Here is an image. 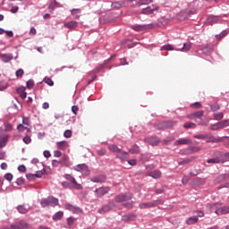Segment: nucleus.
Segmentation results:
<instances>
[{
    "instance_id": "1",
    "label": "nucleus",
    "mask_w": 229,
    "mask_h": 229,
    "mask_svg": "<svg viewBox=\"0 0 229 229\" xmlns=\"http://www.w3.org/2000/svg\"><path fill=\"white\" fill-rule=\"evenodd\" d=\"M204 114L205 112L203 111H197L188 114L187 118L195 121V123H197L199 126H208V123L201 122V117L204 115Z\"/></svg>"
},
{
    "instance_id": "2",
    "label": "nucleus",
    "mask_w": 229,
    "mask_h": 229,
    "mask_svg": "<svg viewBox=\"0 0 229 229\" xmlns=\"http://www.w3.org/2000/svg\"><path fill=\"white\" fill-rule=\"evenodd\" d=\"M64 178L65 180H67L68 182H70V187L71 189H75L76 191H81V189H83V186H81V184L78 183V182L76 181V178H74V176L66 174H64Z\"/></svg>"
},
{
    "instance_id": "3",
    "label": "nucleus",
    "mask_w": 229,
    "mask_h": 229,
    "mask_svg": "<svg viewBox=\"0 0 229 229\" xmlns=\"http://www.w3.org/2000/svg\"><path fill=\"white\" fill-rule=\"evenodd\" d=\"M40 205L43 208L56 207L58 205V199H56L55 197H48L47 199H43L40 201Z\"/></svg>"
},
{
    "instance_id": "4",
    "label": "nucleus",
    "mask_w": 229,
    "mask_h": 229,
    "mask_svg": "<svg viewBox=\"0 0 229 229\" xmlns=\"http://www.w3.org/2000/svg\"><path fill=\"white\" fill-rule=\"evenodd\" d=\"M219 207H221V204L215 203L211 205V209L216 208V214L217 216H225V214H229V206L223 207V208H219Z\"/></svg>"
},
{
    "instance_id": "5",
    "label": "nucleus",
    "mask_w": 229,
    "mask_h": 229,
    "mask_svg": "<svg viewBox=\"0 0 229 229\" xmlns=\"http://www.w3.org/2000/svg\"><path fill=\"white\" fill-rule=\"evenodd\" d=\"M74 171L78 173H81L85 174V176H89L90 174V171L89 170V166L86 164H81L73 166Z\"/></svg>"
},
{
    "instance_id": "6",
    "label": "nucleus",
    "mask_w": 229,
    "mask_h": 229,
    "mask_svg": "<svg viewBox=\"0 0 229 229\" xmlns=\"http://www.w3.org/2000/svg\"><path fill=\"white\" fill-rule=\"evenodd\" d=\"M176 124L174 121L169 122H162L157 124V130H167L169 128H173Z\"/></svg>"
},
{
    "instance_id": "7",
    "label": "nucleus",
    "mask_w": 229,
    "mask_h": 229,
    "mask_svg": "<svg viewBox=\"0 0 229 229\" xmlns=\"http://www.w3.org/2000/svg\"><path fill=\"white\" fill-rule=\"evenodd\" d=\"M226 126H228V120H225L220 123L211 124L210 130H212V131H217V130L226 128Z\"/></svg>"
},
{
    "instance_id": "8",
    "label": "nucleus",
    "mask_w": 229,
    "mask_h": 229,
    "mask_svg": "<svg viewBox=\"0 0 229 229\" xmlns=\"http://www.w3.org/2000/svg\"><path fill=\"white\" fill-rule=\"evenodd\" d=\"M132 198L133 195H131V193L120 194L116 196L115 201L117 203H123V201H130Z\"/></svg>"
},
{
    "instance_id": "9",
    "label": "nucleus",
    "mask_w": 229,
    "mask_h": 229,
    "mask_svg": "<svg viewBox=\"0 0 229 229\" xmlns=\"http://www.w3.org/2000/svg\"><path fill=\"white\" fill-rule=\"evenodd\" d=\"M110 192L109 187H100L95 190V194L97 198H103L106 194H108Z\"/></svg>"
},
{
    "instance_id": "10",
    "label": "nucleus",
    "mask_w": 229,
    "mask_h": 229,
    "mask_svg": "<svg viewBox=\"0 0 229 229\" xmlns=\"http://www.w3.org/2000/svg\"><path fill=\"white\" fill-rule=\"evenodd\" d=\"M157 10H158V6L152 4L150 6L143 8L141 13H143L144 15H149L153 13V12H157Z\"/></svg>"
},
{
    "instance_id": "11",
    "label": "nucleus",
    "mask_w": 229,
    "mask_h": 229,
    "mask_svg": "<svg viewBox=\"0 0 229 229\" xmlns=\"http://www.w3.org/2000/svg\"><path fill=\"white\" fill-rule=\"evenodd\" d=\"M160 201L154 200L152 202H144L140 204V208H151L152 207H157V205H159Z\"/></svg>"
},
{
    "instance_id": "12",
    "label": "nucleus",
    "mask_w": 229,
    "mask_h": 229,
    "mask_svg": "<svg viewBox=\"0 0 229 229\" xmlns=\"http://www.w3.org/2000/svg\"><path fill=\"white\" fill-rule=\"evenodd\" d=\"M145 142H148L150 146H158V144H160V139L157 137H148L145 138Z\"/></svg>"
},
{
    "instance_id": "13",
    "label": "nucleus",
    "mask_w": 229,
    "mask_h": 229,
    "mask_svg": "<svg viewBox=\"0 0 229 229\" xmlns=\"http://www.w3.org/2000/svg\"><path fill=\"white\" fill-rule=\"evenodd\" d=\"M65 208L66 210H70L73 214H81L83 212L80 208L72 206V204H66Z\"/></svg>"
},
{
    "instance_id": "14",
    "label": "nucleus",
    "mask_w": 229,
    "mask_h": 229,
    "mask_svg": "<svg viewBox=\"0 0 229 229\" xmlns=\"http://www.w3.org/2000/svg\"><path fill=\"white\" fill-rule=\"evenodd\" d=\"M189 144H192V140H189V139H180V140H177L174 145V146H187Z\"/></svg>"
},
{
    "instance_id": "15",
    "label": "nucleus",
    "mask_w": 229,
    "mask_h": 229,
    "mask_svg": "<svg viewBox=\"0 0 229 229\" xmlns=\"http://www.w3.org/2000/svg\"><path fill=\"white\" fill-rule=\"evenodd\" d=\"M208 164H225V160L221 159V156L218 153L216 157L208 159Z\"/></svg>"
},
{
    "instance_id": "16",
    "label": "nucleus",
    "mask_w": 229,
    "mask_h": 229,
    "mask_svg": "<svg viewBox=\"0 0 229 229\" xmlns=\"http://www.w3.org/2000/svg\"><path fill=\"white\" fill-rule=\"evenodd\" d=\"M206 140L208 143H210V142L217 143V142H223V138H216L212 135L206 134Z\"/></svg>"
},
{
    "instance_id": "17",
    "label": "nucleus",
    "mask_w": 229,
    "mask_h": 229,
    "mask_svg": "<svg viewBox=\"0 0 229 229\" xmlns=\"http://www.w3.org/2000/svg\"><path fill=\"white\" fill-rule=\"evenodd\" d=\"M64 26V28H67V30H76V28H78V21H71L65 22Z\"/></svg>"
},
{
    "instance_id": "18",
    "label": "nucleus",
    "mask_w": 229,
    "mask_h": 229,
    "mask_svg": "<svg viewBox=\"0 0 229 229\" xmlns=\"http://www.w3.org/2000/svg\"><path fill=\"white\" fill-rule=\"evenodd\" d=\"M0 56L4 64H8V62L13 60V55L12 54H2Z\"/></svg>"
},
{
    "instance_id": "19",
    "label": "nucleus",
    "mask_w": 229,
    "mask_h": 229,
    "mask_svg": "<svg viewBox=\"0 0 229 229\" xmlns=\"http://www.w3.org/2000/svg\"><path fill=\"white\" fill-rule=\"evenodd\" d=\"M17 93L21 96V99H26L28 93H26L25 87H20L17 89Z\"/></svg>"
},
{
    "instance_id": "20",
    "label": "nucleus",
    "mask_w": 229,
    "mask_h": 229,
    "mask_svg": "<svg viewBox=\"0 0 229 229\" xmlns=\"http://www.w3.org/2000/svg\"><path fill=\"white\" fill-rule=\"evenodd\" d=\"M58 149L65 151V148L69 146V143L66 140H62L56 143Z\"/></svg>"
},
{
    "instance_id": "21",
    "label": "nucleus",
    "mask_w": 229,
    "mask_h": 229,
    "mask_svg": "<svg viewBox=\"0 0 229 229\" xmlns=\"http://www.w3.org/2000/svg\"><path fill=\"white\" fill-rule=\"evenodd\" d=\"M117 158H120L122 160V162H124L126 160H128V152H124V151H120L117 153Z\"/></svg>"
},
{
    "instance_id": "22",
    "label": "nucleus",
    "mask_w": 229,
    "mask_h": 229,
    "mask_svg": "<svg viewBox=\"0 0 229 229\" xmlns=\"http://www.w3.org/2000/svg\"><path fill=\"white\" fill-rule=\"evenodd\" d=\"M131 29L134 30V31H144L145 30H148V26L135 24L131 26Z\"/></svg>"
},
{
    "instance_id": "23",
    "label": "nucleus",
    "mask_w": 229,
    "mask_h": 229,
    "mask_svg": "<svg viewBox=\"0 0 229 229\" xmlns=\"http://www.w3.org/2000/svg\"><path fill=\"white\" fill-rule=\"evenodd\" d=\"M105 180H106V177H105L104 175L91 178V182H93L94 183H103Z\"/></svg>"
},
{
    "instance_id": "24",
    "label": "nucleus",
    "mask_w": 229,
    "mask_h": 229,
    "mask_svg": "<svg viewBox=\"0 0 229 229\" xmlns=\"http://www.w3.org/2000/svg\"><path fill=\"white\" fill-rule=\"evenodd\" d=\"M148 176H151V178H161L162 177V172L158 171V170H155L149 173Z\"/></svg>"
},
{
    "instance_id": "25",
    "label": "nucleus",
    "mask_w": 229,
    "mask_h": 229,
    "mask_svg": "<svg viewBox=\"0 0 229 229\" xmlns=\"http://www.w3.org/2000/svg\"><path fill=\"white\" fill-rule=\"evenodd\" d=\"M71 13H72V17H74V19H80V17L81 15V9H72L71 11Z\"/></svg>"
},
{
    "instance_id": "26",
    "label": "nucleus",
    "mask_w": 229,
    "mask_h": 229,
    "mask_svg": "<svg viewBox=\"0 0 229 229\" xmlns=\"http://www.w3.org/2000/svg\"><path fill=\"white\" fill-rule=\"evenodd\" d=\"M108 149H110L112 153H121V148H119L115 144L109 145Z\"/></svg>"
},
{
    "instance_id": "27",
    "label": "nucleus",
    "mask_w": 229,
    "mask_h": 229,
    "mask_svg": "<svg viewBox=\"0 0 229 229\" xmlns=\"http://www.w3.org/2000/svg\"><path fill=\"white\" fill-rule=\"evenodd\" d=\"M137 218V216L131 214V215H125L122 216L123 221H134V219Z\"/></svg>"
},
{
    "instance_id": "28",
    "label": "nucleus",
    "mask_w": 229,
    "mask_h": 229,
    "mask_svg": "<svg viewBox=\"0 0 229 229\" xmlns=\"http://www.w3.org/2000/svg\"><path fill=\"white\" fill-rule=\"evenodd\" d=\"M199 219L198 216H191L186 220V225H196Z\"/></svg>"
},
{
    "instance_id": "29",
    "label": "nucleus",
    "mask_w": 229,
    "mask_h": 229,
    "mask_svg": "<svg viewBox=\"0 0 229 229\" xmlns=\"http://www.w3.org/2000/svg\"><path fill=\"white\" fill-rule=\"evenodd\" d=\"M110 210H112V207H110V205H106L99 209V214H106V212H110Z\"/></svg>"
},
{
    "instance_id": "30",
    "label": "nucleus",
    "mask_w": 229,
    "mask_h": 229,
    "mask_svg": "<svg viewBox=\"0 0 229 229\" xmlns=\"http://www.w3.org/2000/svg\"><path fill=\"white\" fill-rule=\"evenodd\" d=\"M217 21H219V18H217L216 16H212L207 19V23L212 26V24H216Z\"/></svg>"
},
{
    "instance_id": "31",
    "label": "nucleus",
    "mask_w": 229,
    "mask_h": 229,
    "mask_svg": "<svg viewBox=\"0 0 229 229\" xmlns=\"http://www.w3.org/2000/svg\"><path fill=\"white\" fill-rule=\"evenodd\" d=\"M64 217V213L62 211H58L53 216L54 221H60Z\"/></svg>"
},
{
    "instance_id": "32",
    "label": "nucleus",
    "mask_w": 229,
    "mask_h": 229,
    "mask_svg": "<svg viewBox=\"0 0 229 229\" xmlns=\"http://www.w3.org/2000/svg\"><path fill=\"white\" fill-rule=\"evenodd\" d=\"M149 3H153V0H140L136 4V6L138 7L144 6V4H149Z\"/></svg>"
},
{
    "instance_id": "33",
    "label": "nucleus",
    "mask_w": 229,
    "mask_h": 229,
    "mask_svg": "<svg viewBox=\"0 0 229 229\" xmlns=\"http://www.w3.org/2000/svg\"><path fill=\"white\" fill-rule=\"evenodd\" d=\"M191 47H192V43L186 42V43L183 44L182 51H184V52L191 51Z\"/></svg>"
},
{
    "instance_id": "34",
    "label": "nucleus",
    "mask_w": 229,
    "mask_h": 229,
    "mask_svg": "<svg viewBox=\"0 0 229 229\" xmlns=\"http://www.w3.org/2000/svg\"><path fill=\"white\" fill-rule=\"evenodd\" d=\"M219 155H220V158L222 160H224V164L225 162H229V152H226L225 154L221 153V152H218Z\"/></svg>"
},
{
    "instance_id": "35",
    "label": "nucleus",
    "mask_w": 229,
    "mask_h": 229,
    "mask_svg": "<svg viewBox=\"0 0 229 229\" xmlns=\"http://www.w3.org/2000/svg\"><path fill=\"white\" fill-rule=\"evenodd\" d=\"M161 51H174V47L173 45H165L161 47Z\"/></svg>"
},
{
    "instance_id": "36",
    "label": "nucleus",
    "mask_w": 229,
    "mask_h": 229,
    "mask_svg": "<svg viewBox=\"0 0 229 229\" xmlns=\"http://www.w3.org/2000/svg\"><path fill=\"white\" fill-rule=\"evenodd\" d=\"M8 139H9V136H4V137L0 140V149H1V148H4V146H6V144L8 143Z\"/></svg>"
},
{
    "instance_id": "37",
    "label": "nucleus",
    "mask_w": 229,
    "mask_h": 229,
    "mask_svg": "<svg viewBox=\"0 0 229 229\" xmlns=\"http://www.w3.org/2000/svg\"><path fill=\"white\" fill-rule=\"evenodd\" d=\"M56 6H58V2L52 1L48 6V10H51L52 12H55V9L56 8Z\"/></svg>"
},
{
    "instance_id": "38",
    "label": "nucleus",
    "mask_w": 229,
    "mask_h": 229,
    "mask_svg": "<svg viewBox=\"0 0 229 229\" xmlns=\"http://www.w3.org/2000/svg\"><path fill=\"white\" fill-rule=\"evenodd\" d=\"M193 160H194V157H190V158L184 159V160L179 162V165H185L187 164H191V162H192Z\"/></svg>"
},
{
    "instance_id": "39",
    "label": "nucleus",
    "mask_w": 229,
    "mask_h": 229,
    "mask_svg": "<svg viewBox=\"0 0 229 229\" xmlns=\"http://www.w3.org/2000/svg\"><path fill=\"white\" fill-rule=\"evenodd\" d=\"M17 210L20 212V214H28V208H24L22 205L18 206Z\"/></svg>"
},
{
    "instance_id": "40",
    "label": "nucleus",
    "mask_w": 229,
    "mask_h": 229,
    "mask_svg": "<svg viewBox=\"0 0 229 229\" xmlns=\"http://www.w3.org/2000/svg\"><path fill=\"white\" fill-rule=\"evenodd\" d=\"M213 116L216 121H221L225 117V114L223 113H216Z\"/></svg>"
},
{
    "instance_id": "41",
    "label": "nucleus",
    "mask_w": 229,
    "mask_h": 229,
    "mask_svg": "<svg viewBox=\"0 0 229 229\" xmlns=\"http://www.w3.org/2000/svg\"><path fill=\"white\" fill-rule=\"evenodd\" d=\"M44 82L47 83V85H49V87H53V85H55V81H53L51 78L46 77L44 79Z\"/></svg>"
},
{
    "instance_id": "42",
    "label": "nucleus",
    "mask_w": 229,
    "mask_h": 229,
    "mask_svg": "<svg viewBox=\"0 0 229 229\" xmlns=\"http://www.w3.org/2000/svg\"><path fill=\"white\" fill-rule=\"evenodd\" d=\"M64 137H65V139H71V137H72V131L66 130L64 133Z\"/></svg>"
},
{
    "instance_id": "43",
    "label": "nucleus",
    "mask_w": 229,
    "mask_h": 229,
    "mask_svg": "<svg viewBox=\"0 0 229 229\" xmlns=\"http://www.w3.org/2000/svg\"><path fill=\"white\" fill-rule=\"evenodd\" d=\"M183 128L189 130V128H196V123H187L183 125Z\"/></svg>"
},
{
    "instance_id": "44",
    "label": "nucleus",
    "mask_w": 229,
    "mask_h": 229,
    "mask_svg": "<svg viewBox=\"0 0 229 229\" xmlns=\"http://www.w3.org/2000/svg\"><path fill=\"white\" fill-rule=\"evenodd\" d=\"M33 87H35V81H33V80H29L27 81V89H31Z\"/></svg>"
},
{
    "instance_id": "45",
    "label": "nucleus",
    "mask_w": 229,
    "mask_h": 229,
    "mask_svg": "<svg viewBox=\"0 0 229 229\" xmlns=\"http://www.w3.org/2000/svg\"><path fill=\"white\" fill-rule=\"evenodd\" d=\"M5 131H12L13 125L12 123H4Z\"/></svg>"
},
{
    "instance_id": "46",
    "label": "nucleus",
    "mask_w": 229,
    "mask_h": 229,
    "mask_svg": "<svg viewBox=\"0 0 229 229\" xmlns=\"http://www.w3.org/2000/svg\"><path fill=\"white\" fill-rule=\"evenodd\" d=\"M191 180V176H189V175H184L183 177H182V183L183 184V185H185V184H187V183H189V181Z\"/></svg>"
},
{
    "instance_id": "47",
    "label": "nucleus",
    "mask_w": 229,
    "mask_h": 229,
    "mask_svg": "<svg viewBox=\"0 0 229 229\" xmlns=\"http://www.w3.org/2000/svg\"><path fill=\"white\" fill-rule=\"evenodd\" d=\"M74 221H76V218L72 217V216H70L68 219H67V225L68 226H72V225H74Z\"/></svg>"
},
{
    "instance_id": "48",
    "label": "nucleus",
    "mask_w": 229,
    "mask_h": 229,
    "mask_svg": "<svg viewBox=\"0 0 229 229\" xmlns=\"http://www.w3.org/2000/svg\"><path fill=\"white\" fill-rule=\"evenodd\" d=\"M4 179L7 180V182H12V180H13V174L11 173L5 174Z\"/></svg>"
},
{
    "instance_id": "49",
    "label": "nucleus",
    "mask_w": 229,
    "mask_h": 229,
    "mask_svg": "<svg viewBox=\"0 0 229 229\" xmlns=\"http://www.w3.org/2000/svg\"><path fill=\"white\" fill-rule=\"evenodd\" d=\"M129 153H131V155L139 154V147L132 148L129 149Z\"/></svg>"
},
{
    "instance_id": "50",
    "label": "nucleus",
    "mask_w": 229,
    "mask_h": 229,
    "mask_svg": "<svg viewBox=\"0 0 229 229\" xmlns=\"http://www.w3.org/2000/svg\"><path fill=\"white\" fill-rule=\"evenodd\" d=\"M194 214H197L195 217H205V213L201 210L195 211Z\"/></svg>"
},
{
    "instance_id": "51",
    "label": "nucleus",
    "mask_w": 229,
    "mask_h": 229,
    "mask_svg": "<svg viewBox=\"0 0 229 229\" xmlns=\"http://www.w3.org/2000/svg\"><path fill=\"white\" fill-rule=\"evenodd\" d=\"M16 76H17V78H22V76H24V70L19 69V70L16 72Z\"/></svg>"
},
{
    "instance_id": "52",
    "label": "nucleus",
    "mask_w": 229,
    "mask_h": 229,
    "mask_svg": "<svg viewBox=\"0 0 229 229\" xmlns=\"http://www.w3.org/2000/svg\"><path fill=\"white\" fill-rule=\"evenodd\" d=\"M194 139H200V140H207V134L195 135Z\"/></svg>"
},
{
    "instance_id": "53",
    "label": "nucleus",
    "mask_w": 229,
    "mask_h": 229,
    "mask_svg": "<svg viewBox=\"0 0 229 229\" xmlns=\"http://www.w3.org/2000/svg\"><path fill=\"white\" fill-rule=\"evenodd\" d=\"M216 37L217 40H221V38H223V37H226L225 30L222 31L220 34L216 35Z\"/></svg>"
},
{
    "instance_id": "54",
    "label": "nucleus",
    "mask_w": 229,
    "mask_h": 229,
    "mask_svg": "<svg viewBox=\"0 0 229 229\" xmlns=\"http://www.w3.org/2000/svg\"><path fill=\"white\" fill-rule=\"evenodd\" d=\"M113 8H116V9H119L123 6V3L121 2H115L112 4Z\"/></svg>"
},
{
    "instance_id": "55",
    "label": "nucleus",
    "mask_w": 229,
    "mask_h": 229,
    "mask_svg": "<svg viewBox=\"0 0 229 229\" xmlns=\"http://www.w3.org/2000/svg\"><path fill=\"white\" fill-rule=\"evenodd\" d=\"M165 192V187H162L156 190V194H164Z\"/></svg>"
},
{
    "instance_id": "56",
    "label": "nucleus",
    "mask_w": 229,
    "mask_h": 229,
    "mask_svg": "<svg viewBox=\"0 0 229 229\" xmlns=\"http://www.w3.org/2000/svg\"><path fill=\"white\" fill-rule=\"evenodd\" d=\"M23 142H24L25 144H30V142H31V137H30V136H25V137L23 138Z\"/></svg>"
},
{
    "instance_id": "57",
    "label": "nucleus",
    "mask_w": 229,
    "mask_h": 229,
    "mask_svg": "<svg viewBox=\"0 0 229 229\" xmlns=\"http://www.w3.org/2000/svg\"><path fill=\"white\" fill-rule=\"evenodd\" d=\"M191 108H196V109L201 108V103L195 102V103L191 104Z\"/></svg>"
},
{
    "instance_id": "58",
    "label": "nucleus",
    "mask_w": 229,
    "mask_h": 229,
    "mask_svg": "<svg viewBox=\"0 0 229 229\" xmlns=\"http://www.w3.org/2000/svg\"><path fill=\"white\" fill-rule=\"evenodd\" d=\"M18 171H20V173H26V166L24 165H21L18 167Z\"/></svg>"
},
{
    "instance_id": "59",
    "label": "nucleus",
    "mask_w": 229,
    "mask_h": 229,
    "mask_svg": "<svg viewBox=\"0 0 229 229\" xmlns=\"http://www.w3.org/2000/svg\"><path fill=\"white\" fill-rule=\"evenodd\" d=\"M219 105H217V104H215V105H212L211 106V110L213 111V112H217V110H219Z\"/></svg>"
},
{
    "instance_id": "60",
    "label": "nucleus",
    "mask_w": 229,
    "mask_h": 229,
    "mask_svg": "<svg viewBox=\"0 0 229 229\" xmlns=\"http://www.w3.org/2000/svg\"><path fill=\"white\" fill-rule=\"evenodd\" d=\"M17 130L18 131L21 132V131H24V130H26V127H24V125L21 123L17 126Z\"/></svg>"
},
{
    "instance_id": "61",
    "label": "nucleus",
    "mask_w": 229,
    "mask_h": 229,
    "mask_svg": "<svg viewBox=\"0 0 229 229\" xmlns=\"http://www.w3.org/2000/svg\"><path fill=\"white\" fill-rule=\"evenodd\" d=\"M6 89H8V84L6 82L0 84V90H6Z\"/></svg>"
},
{
    "instance_id": "62",
    "label": "nucleus",
    "mask_w": 229,
    "mask_h": 229,
    "mask_svg": "<svg viewBox=\"0 0 229 229\" xmlns=\"http://www.w3.org/2000/svg\"><path fill=\"white\" fill-rule=\"evenodd\" d=\"M22 123H23V124H26V126H30V118L23 117Z\"/></svg>"
},
{
    "instance_id": "63",
    "label": "nucleus",
    "mask_w": 229,
    "mask_h": 229,
    "mask_svg": "<svg viewBox=\"0 0 229 229\" xmlns=\"http://www.w3.org/2000/svg\"><path fill=\"white\" fill-rule=\"evenodd\" d=\"M54 157H55L56 158H60V157H62V153L60 152V150H55Z\"/></svg>"
},
{
    "instance_id": "64",
    "label": "nucleus",
    "mask_w": 229,
    "mask_h": 229,
    "mask_svg": "<svg viewBox=\"0 0 229 229\" xmlns=\"http://www.w3.org/2000/svg\"><path fill=\"white\" fill-rule=\"evenodd\" d=\"M78 110H80V108L78 107V106H72V112L76 115V114H78Z\"/></svg>"
}]
</instances>
